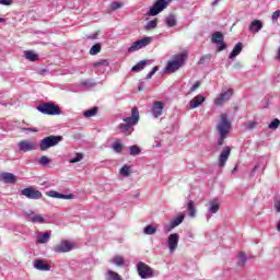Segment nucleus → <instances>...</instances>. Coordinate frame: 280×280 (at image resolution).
Segmentation results:
<instances>
[{
  "label": "nucleus",
  "instance_id": "obj_38",
  "mask_svg": "<svg viewBox=\"0 0 280 280\" xmlns=\"http://www.w3.org/2000/svg\"><path fill=\"white\" fill-rule=\"evenodd\" d=\"M84 159V154L82 153H75V156L70 159V163H80Z\"/></svg>",
  "mask_w": 280,
  "mask_h": 280
},
{
  "label": "nucleus",
  "instance_id": "obj_39",
  "mask_svg": "<svg viewBox=\"0 0 280 280\" xmlns=\"http://www.w3.org/2000/svg\"><path fill=\"white\" fill-rule=\"evenodd\" d=\"M280 125V120L279 119H273L270 124H269V130H277V128H279Z\"/></svg>",
  "mask_w": 280,
  "mask_h": 280
},
{
  "label": "nucleus",
  "instance_id": "obj_51",
  "mask_svg": "<svg viewBox=\"0 0 280 280\" xmlns=\"http://www.w3.org/2000/svg\"><path fill=\"white\" fill-rule=\"evenodd\" d=\"M255 126H257V122L256 121H252L247 125V128L250 130L253 128H255Z\"/></svg>",
  "mask_w": 280,
  "mask_h": 280
},
{
  "label": "nucleus",
  "instance_id": "obj_13",
  "mask_svg": "<svg viewBox=\"0 0 280 280\" xmlns=\"http://www.w3.org/2000/svg\"><path fill=\"white\" fill-rule=\"evenodd\" d=\"M212 43L217 45V51H224L226 49V44L224 43V35L220 32H215L212 35Z\"/></svg>",
  "mask_w": 280,
  "mask_h": 280
},
{
  "label": "nucleus",
  "instance_id": "obj_53",
  "mask_svg": "<svg viewBox=\"0 0 280 280\" xmlns=\"http://www.w3.org/2000/svg\"><path fill=\"white\" fill-rule=\"evenodd\" d=\"M90 38H91L92 40H95V39L97 38V34L91 35Z\"/></svg>",
  "mask_w": 280,
  "mask_h": 280
},
{
  "label": "nucleus",
  "instance_id": "obj_4",
  "mask_svg": "<svg viewBox=\"0 0 280 280\" xmlns=\"http://www.w3.org/2000/svg\"><path fill=\"white\" fill-rule=\"evenodd\" d=\"M62 141V136H49L40 140L39 142V149L42 152H45L49 150V148H55V145H58Z\"/></svg>",
  "mask_w": 280,
  "mask_h": 280
},
{
  "label": "nucleus",
  "instance_id": "obj_22",
  "mask_svg": "<svg viewBox=\"0 0 280 280\" xmlns=\"http://www.w3.org/2000/svg\"><path fill=\"white\" fill-rule=\"evenodd\" d=\"M51 237V232H38L37 233V244H47Z\"/></svg>",
  "mask_w": 280,
  "mask_h": 280
},
{
  "label": "nucleus",
  "instance_id": "obj_29",
  "mask_svg": "<svg viewBox=\"0 0 280 280\" xmlns=\"http://www.w3.org/2000/svg\"><path fill=\"white\" fill-rule=\"evenodd\" d=\"M24 56H25L26 60H31V62H36V60H38V55H36L32 50H26L24 52Z\"/></svg>",
  "mask_w": 280,
  "mask_h": 280
},
{
  "label": "nucleus",
  "instance_id": "obj_8",
  "mask_svg": "<svg viewBox=\"0 0 280 280\" xmlns=\"http://www.w3.org/2000/svg\"><path fill=\"white\" fill-rule=\"evenodd\" d=\"M152 43V37H144L142 39H139L131 44V46L128 48V51L130 54L135 51H139V49H143V47H148Z\"/></svg>",
  "mask_w": 280,
  "mask_h": 280
},
{
  "label": "nucleus",
  "instance_id": "obj_28",
  "mask_svg": "<svg viewBox=\"0 0 280 280\" xmlns=\"http://www.w3.org/2000/svg\"><path fill=\"white\" fill-rule=\"evenodd\" d=\"M187 211L189 212L190 218H196V205L194 200L187 202Z\"/></svg>",
  "mask_w": 280,
  "mask_h": 280
},
{
  "label": "nucleus",
  "instance_id": "obj_1",
  "mask_svg": "<svg viewBox=\"0 0 280 280\" xmlns=\"http://www.w3.org/2000/svg\"><path fill=\"white\" fill-rule=\"evenodd\" d=\"M122 121H125V124H120L118 126L120 132L126 136L132 135V130H135L132 126H137V124H139V108L133 107L131 109V116L122 118Z\"/></svg>",
  "mask_w": 280,
  "mask_h": 280
},
{
  "label": "nucleus",
  "instance_id": "obj_18",
  "mask_svg": "<svg viewBox=\"0 0 280 280\" xmlns=\"http://www.w3.org/2000/svg\"><path fill=\"white\" fill-rule=\"evenodd\" d=\"M163 108H165V104H163V102L161 101H156L152 108H151V113L153 115V117L156 119L158 117H161V115H163Z\"/></svg>",
  "mask_w": 280,
  "mask_h": 280
},
{
  "label": "nucleus",
  "instance_id": "obj_9",
  "mask_svg": "<svg viewBox=\"0 0 280 280\" xmlns=\"http://www.w3.org/2000/svg\"><path fill=\"white\" fill-rule=\"evenodd\" d=\"M233 89H228L226 91H222L220 93V95H218L215 98H214V104L215 106H223L225 102H229V100L231 97H233Z\"/></svg>",
  "mask_w": 280,
  "mask_h": 280
},
{
  "label": "nucleus",
  "instance_id": "obj_32",
  "mask_svg": "<svg viewBox=\"0 0 280 280\" xmlns=\"http://www.w3.org/2000/svg\"><path fill=\"white\" fill-rule=\"evenodd\" d=\"M102 51V45L101 44H95L91 47L90 49V55L91 56H97Z\"/></svg>",
  "mask_w": 280,
  "mask_h": 280
},
{
  "label": "nucleus",
  "instance_id": "obj_49",
  "mask_svg": "<svg viewBox=\"0 0 280 280\" xmlns=\"http://www.w3.org/2000/svg\"><path fill=\"white\" fill-rule=\"evenodd\" d=\"M24 132H38V129L36 128H22Z\"/></svg>",
  "mask_w": 280,
  "mask_h": 280
},
{
  "label": "nucleus",
  "instance_id": "obj_12",
  "mask_svg": "<svg viewBox=\"0 0 280 280\" xmlns=\"http://www.w3.org/2000/svg\"><path fill=\"white\" fill-rule=\"evenodd\" d=\"M21 194H22V196H25L30 200H40V198H43V192L35 189L34 187L24 188L21 191Z\"/></svg>",
  "mask_w": 280,
  "mask_h": 280
},
{
  "label": "nucleus",
  "instance_id": "obj_2",
  "mask_svg": "<svg viewBox=\"0 0 280 280\" xmlns=\"http://www.w3.org/2000/svg\"><path fill=\"white\" fill-rule=\"evenodd\" d=\"M217 130L219 132L218 145H224V139H226V136L231 132V121L226 114L220 115Z\"/></svg>",
  "mask_w": 280,
  "mask_h": 280
},
{
  "label": "nucleus",
  "instance_id": "obj_54",
  "mask_svg": "<svg viewBox=\"0 0 280 280\" xmlns=\"http://www.w3.org/2000/svg\"><path fill=\"white\" fill-rule=\"evenodd\" d=\"M218 3H220V0H214V2L212 3V5H218Z\"/></svg>",
  "mask_w": 280,
  "mask_h": 280
},
{
  "label": "nucleus",
  "instance_id": "obj_30",
  "mask_svg": "<svg viewBox=\"0 0 280 280\" xmlns=\"http://www.w3.org/2000/svg\"><path fill=\"white\" fill-rule=\"evenodd\" d=\"M132 170L130 168L129 165H124L121 168H120V176H124L125 178H128V176H130Z\"/></svg>",
  "mask_w": 280,
  "mask_h": 280
},
{
  "label": "nucleus",
  "instance_id": "obj_10",
  "mask_svg": "<svg viewBox=\"0 0 280 280\" xmlns=\"http://www.w3.org/2000/svg\"><path fill=\"white\" fill-rule=\"evenodd\" d=\"M75 248V244L70 241H61L58 245H56L52 250L54 253H70V250H73Z\"/></svg>",
  "mask_w": 280,
  "mask_h": 280
},
{
  "label": "nucleus",
  "instance_id": "obj_41",
  "mask_svg": "<svg viewBox=\"0 0 280 280\" xmlns=\"http://www.w3.org/2000/svg\"><path fill=\"white\" fill-rule=\"evenodd\" d=\"M39 165H49V163H51V160H49V158H47V155H43L39 160H38Z\"/></svg>",
  "mask_w": 280,
  "mask_h": 280
},
{
  "label": "nucleus",
  "instance_id": "obj_37",
  "mask_svg": "<svg viewBox=\"0 0 280 280\" xmlns=\"http://www.w3.org/2000/svg\"><path fill=\"white\" fill-rule=\"evenodd\" d=\"M112 264H115V266H124V257L121 256H115L112 259Z\"/></svg>",
  "mask_w": 280,
  "mask_h": 280
},
{
  "label": "nucleus",
  "instance_id": "obj_7",
  "mask_svg": "<svg viewBox=\"0 0 280 280\" xmlns=\"http://www.w3.org/2000/svg\"><path fill=\"white\" fill-rule=\"evenodd\" d=\"M137 270H138L139 277H141V279H152V277H154L156 275V273H154V269L144 262H139L137 265Z\"/></svg>",
  "mask_w": 280,
  "mask_h": 280
},
{
  "label": "nucleus",
  "instance_id": "obj_17",
  "mask_svg": "<svg viewBox=\"0 0 280 280\" xmlns=\"http://www.w3.org/2000/svg\"><path fill=\"white\" fill-rule=\"evenodd\" d=\"M205 96H202V94H198L197 96H195L192 100H190V102L188 103V108L190 110H194V108H198L199 106H202V104H205Z\"/></svg>",
  "mask_w": 280,
  "mask_h": 280
},
{
  "label": "nucleus",
  "instance_id": "obj_24",
  "mask_svg": "<svg viewBox=\"0 0 280 280\" xmlns=\"http://www.w3.org/2000/svg\"><path fill=\"white\" fill-rule=\"evenodd\" d=\"M242 49H243L242 43H237L229 56L230 60H235V58H237V56L242 54Z\"/></svg>",
  "mask_w": 280,
  "mask_h": 280
},
{
  "label": "nucleus",
  "instance_id": "obj_48",
  "mask_svg": "<svg viewBox=\"0 0 280 280\" xmlns=\"http://www.w3.org/2000/svg\"><path fill=\"white\" fill-rule=\"evenodd\" d=\"M0 5H12V0H0Z\"/></svg>",
  "mask_w": 280,
  "mask_h": 280
},
{
  "label": "nucleus",
  "instance_id": "obj_34",
  "mask_svg": "<svg viewBox=\"0 0 280 280\" xmlns=\"http://www.w3.org/2000/svg\"><path fill=\"white\" fill-rule=\"evenodd\" d=\"M83 115L84 117H95L97 115V107L85 110Z\"/></svg>",
  "mask_w": 280,
  "mask_h": 280
},
{
  "label": "nucleus",
  "instance_id": "obj_23",
  "mask_svg": "<svg viewBox=\"0 0 280 280\" xmlns=\"http://www.w3.org/2000/svg\"><path fill=\"white\" fill-rule=\"evenodd\" d=\"M183 220H185V214L177 215L173 221H171L170 225H166V231L176 229V226H178L179 224H183Z\"/></svg>",
  "mask_w": 280,
  "mask_h": 280
},
{
  "label": "nucleus",
  "instance_id": "obj_42",
  "mask_svg": "<svg viewBox=\"0 0 280 280\" xmlns=\"http://www.w3.org/2000/svg\"><path fill=\"white\" fill-rule=\"evenodd\" d=\"M158 23H159L158 20H152V21L148 22L147 30H154L156 27Z\"/></svg>",
  "mask_w": 280,
  "mask_h": 280
},
{
  "label": "nucleus",
  "instance_id": "obj_15",
  "mask_svg": "<svg viewBox=\"0 0 280 280\" xmlns=\"http://www.w3.org/2000/svg\"><path fill=\"white\" fill-rule=\"evenodd\" d=\"M180 240V236H178L177 233H173L168 236V250L170 253H174L178 248V241Z\"/></svg>",
  "mask_w": 280,
  "mask_h": 280
},
{
  "label": "nucleus",
  "instance_id": "obj_3",
  "mask_svg": "<svg viewBox=\"0 0 280 280\" xmlns=\"http://www.w3.org/2000/svg\"><path fill=\"white\" fill-rule=\"evenodd\" d=\"M187 51L179 52L175 55L172 60L167 62V66L165 68L166 73H175V71H178L183 65H185V60H187Z\"/></svg>",
  "mask_w": 280,
  "mask_h": 280
},
{
  "label": "nucleus",
  "instance_id": "obj_16",
  "mask_svg": "<svg viewBox=\"0 0 280 280\" xmlns=\"http://www.w3.org/2000/svg\"><path fill=\"white\" fill-rule=\"evenodd\" d=\"M231 156V147H225L219 156V167H224Z\"/></svg>",
  "mask_w": 280,
  "mask_h": 280
},
{
  "label": "nucleus",
  "instance_id": "obj_47",
  "mask_svg": "<svg viewBox=\"0 0 280 280\" xmlns=\"http://www.w3.org/2000/svg\"><path fill=\"white\" fill-rule=\"evenodd\" d=\"M197 89H200V82H196L195 84H192V86L190 88V93H194V91H196Z\"/></svg>",
  "mask_w": 280,
  "mask_h": 280
},
{
  "label": "nucleus",
  "instance_id": "obj_6",
  "mask_svg": "<svg viewBox=\"0 0 280 280\" xmlns=\"http://www.w3.org/2000/svg\"><path fill=\"white\" fill-rule=\"evenodd\" d=\"M37 110H39V113H43L44 115H60V107H58V105H55L54 103L40 104L37 107Z\"/></svg>",
  "mask_w": 280,
  "mask_h": 280
},
{
  "label": "nucleus",
  "instance_id": "obj_57",
  "mask_svg": "<svg viewBox=\"0 0 280 280\" xmlns=\"http://www.w3.org/2000/svg\"><path fill=\"white\" fill-rule=\"evenodd\" d=\"M207 220H211V214H208V215H207Z\"/></svg>",
  "mask_w": 280,
  "mask_h": 280
},
{
  "label": "nucleus",
  "instance_id": "obj_36",
  "mask_svg": "<svg viewBox=\"0 0 280 280\" xmlns=\"http://www.w3.org/2000/svg\"><path fill=\"white\" fill-rule=\"evenodd\" d=\"M139 154H141V149L138 145H131L130 147V155L137 156Z\"/></svg>",
  "mask_w": 280,
  "mask_h": 280
},
{
  "label": "nucleus",
  "instance_id": "obj_33",
  "mask_svg": "<svg viewBox=\"0 0 280 280\" xmlns=\"http://www.w3.org/2000/svg\"><path fill=\"white\" fill-rule=\"evenodd\" d=\"M145 65H148V61L142 60V61L138 62L131 70L132 71H143V69H145Z\"/></svg>",
  "mask_w": 280,
  "mask_h": 280
},
{
  "label": "nucleus",
  "instance_id": "obj_5",
  "mask_svg": "<svg viewBox=\"0 0 280 280\" xmlns=\"http://www.w3.org/2000/svg\"><path fill=\"white\" fill-rule=\"evenodd\" d=\"M172 0H156L155 3L150 8L148 12V16H156L158 14H161L167 5H170V2Z\"/></svg>",
  "mask_w": 280,
  "mask_h": 280
},
{
  "label": "nucleus",
  "instance_id": "obj_21",
  "mask_svg": "<svg viewBox=\"0 0 280 280\" xmlns=\"http://www.w3.org/2000/svg\"><path fill=\"white\" fill-rule=\"evenodd\" d=\"M34 268H36V270H42V271L51 270V266L47 264V261L40 260V259L35 260Z\"/></svg>",
  "mask_w": 280,
  "mask_h": 280
},
{
  "label": "nucleus",
  "instance_id": "obj_20",
  "mask_svg": "<svg viewBox=\"0 0 280 280\" xmlns=\"http://www.w3.org/2000/svg\"><path fill=\"white\" fill-rule=\"evenodd\" d=\"M261 30H264V22L260 20H254L249 24V32L252 34H259V32H261Z\"/></svg>",
  "mask_w": 280,
  "mask_h": 280
},
{
  "label": "nucleus",
  "instance_id": "obj_35",
  "mask_svg": "<svg viewBox=\"0 0 280 280\" xmlns=\"http://www.w3.org/2000/svg\"><path fill=\"white\" fill-rule=\"evenodd\" d=\"M165 23L168 27H174V25H176V18L174 15H170L166 18Z\"/></svg>",
  "mask_w": 280,
  "mask_h": 280
},
{
  "label": "nucleus",
  "instance_id": "obj_40",
  "mask_svg": "<svg viewBox=\"0 0 280 280\" xmlns=\"http://www.w3.org/2000/svg\"><path fill=\"white\" fill-rule=\"evenodd\" d=\"M114 152H121V150H124V144L119 143V142H114L112 145Z\"/></svg>",
  "mask_w": 280,
  "mask_h": 280
},
{
  "label": "nucleus",
  "instance_id": "obj_46",
  "mask_svg": "<svg viewBox=\"0 0 280 280\" xmlns=\"http://www.w3.org/2000/svg\"><path fill=\"white\" fill-rule=\"evenodd\" d=\"M110 8H112V10H119V8H121V3H119V2H113V3L110 4Z\"/></svg>",
  "mask_w": 280,
  "mask_h": 280
},
{
  "label": "nucleus",
  "instance_id": "obj_19",
  "mask_svg": "<svg viewBox=\"0 0 280 280\" xmlns=\"http://www.w3.org/2000/svg\"><path fill=\"white\" fill-rule=\"evenodd\" d=\"M46 196H48L49 198H58L60 200H73V194L63 195V194H60L56 190L47 191Z\"/></svg>",
  "mask_w": 280,
  "mask_h": 280
},
{
  "label": "nucleus",
  "instance_id": "obj_31",
  "mask_svg": "<svg viewBox=\"0 0 280 280\" xmlns=\"http://www.w3.org/2000/svg\"><path fill=\"white\" fill-rule=\"evenodd\" d=\"M144 235H154L156 233V226L149 224L143 230Z\"/></svg>",
  "mask_w": 280,
  "mask_h": 280
},
{
  "label": "nucleus",
  "instance_id": "obj_11",
  "mask_svg": "<svg viewBox=\"0 0 280 280\" xmlns=\"http://www.w3.org/2000/svg\"><path fill=\"white\" fill-rule=\"evenodd\" d=\"M20 152H32L38 149V143L32 140H22L18 143Z\"/></svg>",
  "mask_w": 280,
  "mask_h": 280
},
{
  "label": "nucleus",
  "instance_id": "obj_25",
  "mask_svg": "<svg viewBox=\"0 0 280 280\" xmlns=\"http://www.w3.org/2000/svg\"><path fill=\"white\" fill-rule=\"evenodd\" d=\"M1 180H3V183H16V175L12 174V173H2L0 175Z\"/></svg>",
  "mask_w": 280,
  "mask_h": 280
},
{
  "label": "nucleus",
  "instance_id": "obj_55",
  "mask_svg": "<svg viewBox=\"0 0 280 280\" xmlns=\"http://www.w3.org/2000/svg\"><path fill=\"white\" fill-rule=\"evenodd\" d=\"M278 60H280V47L278 49V56H277Z\"/></svg>",
  "mask_w": 280,
  "mask_h": 280
},
{
  "label": "nucleus",
  "instance_id": "obj_56",
  "mask_svg": "<svg viewBox=\"0 0 280 280\" xmlns=\"http://www.w3.org/2000/svg\"><path fill=\"white\" fill-rule=\"evenodd\" d=\"M0 23H5V19L0 18Z\"/></svg>",
  "mask_w": 280,
  "mask_h": 280
},
{
  "label": "nucleus",
  "instance_id": "obj_44",
  "mask_svg": "<svg viewBox=\"0 0 280 280\" xmlns=\"http://www.w3.org/2000/svg\"><path fill=\"white\" fill-rule=\"evenodd\" d=\"M94 67H108V60L104 59L94 65Z\"/></svg>",
  "mask_w": 280,
  "mask_h": 280
},
{
  "label": "nucleus",
  "instance_id": "obj_52",
  "mask_svg": "<svg viewBox=\"0 0 280 280\" xmlns=\"http://www.w3.org/2000/svg\"><path fill=\"white\" fill-rule=\"evenodd\" d=\"M275 208H276L277 211L280 213V201H276V202H275Z\"/></svg>",
  "mask_w": 280,
  "mask_h": 280
},
{
  "label": "nucleus",
  "instance_id": "obj_43",
  "mask_svg": "<svg viewBox=\"0 0 280 280\" xmlns=\"http://www.w3.org/2000/svg\"><path fill=\"white\" fill-rule=\"evenodd\" d=\"M279 16H280V10L275 11L271 15L272 23H277V21H279Z\"/></svg>",
  "mask_w": 280,
  "mask_h": 280
},
{
  "label": "nucleus",
  "instance_id": "obj_45",
  "mask_svg": "<svg viewBox=\"0 0 280 280\" xmlns=\"http://www.w3.org/2000/svg\"><path fill=\"white\" fill-rule=\"evenodd\" d=\"M158 71H159V67L155 66L153 70L147 74V80H150L152 75H154V73H156Z\"/></svg>",
  "mask_w": 280,
  "mask_h": 280
},
{
  "label": "nucleus",
  "instance_id": "obj_50",
  "mask_svg": "<svg viewBox=\"0 0 280 280\" xmlns=\"http://www.w3.org/2000/svg\"><path fill=\"white\" fill-rule=\"evenodd\" d=\"M238 259H240V261H242L244 264L246 261V254L240 253L238 254Z\"/></svg>",
  "mask_w": 280,
  "mask_h": 280
},
{
  "label": "nucleus",
  "instance_id": "obj_14",
  "mask_svg": "<svg viewBox=\"0 0 280 280\" xmlns=\"http://www.w3.org/2000/svg\"><path fill=\"white\" fill-rule=\"evenodd\" d=\"M26 218L28 222H33V224H47L45 217L33 211L26 212Z\"/></svg>",
  "mask_w": 280,
  "mask_h": 280
},
{
  "label": "nucleus",
  "instance_id": "obj_27",
  "mask_svg": "<svg viewBox=\"0 0 280 280\" xmlns=\"http://www.w3.org/2000/svg\"><path fill=\"white\" fill-rule=\"evenodd\" d=\"M105 279L106 280H124V279H121V276H119V273H117L113 270H107V272L105 275Z\"/></svg>",
  "mask_w": 280,
  "mask_h": 280
},
{
  "label": "nucleus",
  "instance_id": "obj_58",
  "mask_svg": "<svg viewBox=\"0 0 280 280\" xmlns=\"http://www.w3.org/2000/svg\"><path fill=\"white\" fill-rule=\"evenodd\" d=\"M235 170H236V168H234V170L232 171V174H235Z\"/></svg>",
  "mask_w": 280,
  "mask_h": 280
},
{
  "label": "nucleus",
  "instance_id": "obj_26",
  "mask_svg": "<svg viewBox=\"0 0 280 280\" xmlns=\"http://www.w3.org/2000/svg\"><path fill=\"white\" fill-rule=\"evenodd\" d=\"M209 205L208 213H218V211H220V202L218 199L210 201Z\"/></svg>",
  "mask_w": 280,
  "mask_h": 280
}]
</instances>
